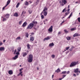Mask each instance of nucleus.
Masks as SVG:
<instances>
[{
	"instance_id": "09e8293b",
	"label": "nucleus",
	"mask_w": 80,
	"mask_h": 80,
	"mask_svg": "<svg viewBox=\"0 0 80 80\" xmlns=\"http://www.w3.org/2000/svg\"><path fill=\"white\" fill-rule=\"evenodd\" d=\"M65 77H66V75H63L62 76V78L63 79L64 78H65Z\"/></svg>"
},
{
	"instance_id": "2f4dec72",
	"label": "nucleus",
	"mask_w": 80,
	"mask_h": 80,
	"mask_svg": "<svg viewBox=\"0 0 80 80\" xmlns=\"http://www.w3.org/2000/svg\"><path fill=\"white\" fill-rule=\"evenodd\" d=\"M7 21V19L5 18H3V19L2 20L3 22H5V21Z\"/></svg>"
},
{
	"instance_id": "393cba45",
	"label": "nucleus",
	"mask_w": 80,
	"mask_h": 80,
	"mask_svg": "<svg viewBox=\"0 0 80 80\" xmlns=\"http://www.w3.org/2000/svg\"><path fill=\"white\" fill-rule=\"evenodd\" d=\"M66 39H67V40H70L71 39V37H66Z\"/></svg>"
},
{
	"instance_id": "774afa93",
	"label": "nucleus",
	"mask_w": 80,
	"mask_h": 80,
	"mask_svg": "<svg viewBox=\"0 0 80 80\" xmlns=\"http://www.w3.org/2000/svg\"><path fill=\"white\" fill-rule=\"evenodd\" d=\"M5 40H3V42H4V43H5Z\"/></svg>"
},
{
	"instance_id": "72a5a7b5",
	"label": "nucleus",
	"mask_w": 80,
	"mask_h": 80,
	"mask_svg": "<svg viewBox=\"0 0 80 80\" xmlns=\"http://www.w3.org/2000/svg\"><path fill=\"white\" fill-rule=\"evenodd\" d=\"M30 45H29V44H28L27 48H28V49H29V48H30Z\"/></svg>"
},
{
	"instance_id": "5fc2aeb1",
	"label": "nucleus",
	"mask_w": 80,
	"mask_h": 80,
	"mask_svg": "<svg viewBox=\"0 0 80 80\" xmlns=\"http://www.w3.org/2000/svg\"><path fill=\"white\" fill-rule=\"evenodd\" d=\"M23 70V68H21V69H19V71L20 72H21V71H22V70Z\"/></svg>"
},
{
	"instance_id": "ea45409f",
	"label": "nucleus",
	"mask_w": 80,
	"mask_h": 80,
	"mask_svg": "<svg viewBox=\"0 0 80 80\" xmlns=\"http://www.w3.org/2000/svg\"><path fill=\"white\" fill-rule=\"evenodd\" d=\"M41 17L42 19H43L44 18V16H43V15H42Z\"/></svg>"
},
{
	"instance_id": "f257e3e1",
	"label": "nucleus",
	"mask_w": 80,
	"mask_h": 80,
	"mask_svg": "<svg viewBox=\"0 0 80 80\" xmlns=\"http://www.w3.org/2000/svg\"><path fill=\"white\" fill-rule=\"evenodd\" d=\"M33 55L32 54H30L29 55L28 58V61L29 63L32 62L33 61Z\"/></svg>"
},
{
	"instance_id": "6ab92c4d",
	"label": "nucleus",
	"mask_w": 80,
	"mask_h": 80,
	"mask_svg": "<svg viewBox=\"0 0 80 80\" xmlns=\"http://www.w3.org/2000/svg\"><path fill=\"white\" fill-rule=\"evenodd\" d=\"M47 10H48V8H47L45 7L44 8L43 12H46L45 11H47Z\"/></svg>"
},
{
	"instance_id": "ddd939ff",
	"label": "nucleus",
	"mask_w": 80,
	"mask_h": 80,
	"mask_svg": "<svg viewBox=\"0 0 80 80\" xmlns=\"http://www.w3.org/2000/svg\"><path fill=\"white\" fill-rule=\"evenodd\" d=\"M22 54L23 55V57H25V56H26V55H27V53L26 52H23L22 53Z\"/></svg>"
},
{
	"instance_id": "b1692460",
	"label": "nucleus",
	"mask_w": 80,
	"mask_h": 80,
	"mask_svg": "<svg viewBox=\"0 0 80 80\" xmlns=\"http://www.w3.org/2000/svg\"><path fill=\"white\" fill-rule=\"evenodd\" d=\"M64 32L65 33H69V32L67 30V29H64Z\"/></svg>"
},
{
	"instance_id": "4be33fe9",
	"label": "nucleus",
	"mask_w": 80,
	"mask_h": 80,
	"mask_svg": "<svg viewBox=\"0 0 80 80\" xmlns=\"http://www.w3.org/2000/svg\"><path fill=\"white\" fill-rule=\"evenodd\" d=\"M25 35L27 37V38H28V36L29 35V34H28V32H26L25 33Z\"/></svg>"
},
{
	"instance_id": "20e7f679",
	"label": "nucleus",
	"mask_w": 80,
	"mask_h": 80,
	"mask_svg": "<svg viewBox=\"0 0 80 80\" xmlns=\"http://www.w3.org/2000/svg\"><path fill=\"white\" fill-rule=\"evenodd\" d=\"M48 31L49 32H53V26H51L48 29Z\"/></svg>"
},
{
	"instance_id": "1a4fd4ad",
	"label": "nucleus",
	"mask_w": 80,
	"mask_h": 80,
	"mask_svg": "<svg viewBox=\"0 0 80 80\" xmlns=\"http://www.w3.org/2000/svg\"><path fill=\"white\" fill-rule=\"evenodd\" d=\"M78 36H80V35L78 34V33H75L73 35V37H78Z\"/></svg>"
},
{
	"instance_id": "c9c22d12",
	"label": "nucleus",
	"mask_w": 80,
	"mask_h": 80,
	"mask_svg": "<svg viewBox=\"0 0 80 80\" xmlns=\"http://www.w3.org/2000/svg\"><path fill=\"white\" fill-rule=\"evenodd\" d=\"M66 73H67V71H63L62 72V74H65Z\"/></svg>"
},
{
	"instance_id": "49530a36",
	"label": "nucleus",
	"mask_w": 80,
	"mask_h": 80,
	"mask_svg": "<svg viewBox=\"0 0 80 80\" xmlns=\"http://www.w3.org/2000/svg\"><path fill=\"white\" fill-rule=\"evenodd\" d=\"M18 50H21V47L18 48Z\"/></svg>"
},
{
	"instance_id": "7c9ffc66",
	"label": "nucleus",
	"mask_w": 80,
	"mask_h": 80,
	"mask_svg": "<svg viewBox=\"0 0 80 80\" xmlns=\"http://www.w3.org/2000/svg\"><path fill=\"white\" fill-rule=\"evenodd\" d=\"M75 30H76V28H72L71 29V31H74Z\"/></svg>"
},
{
	"instance_id": "9b49d317",
	"label": "nucleus",
	"mask_w": 80,
	"mask_h": 80,
	"mask_svg": "<svg viewBox=\"0 0 80 80\" xmlns=\"http://www.w3.org/2000/svg\"><path fill=\"white\" fill-rule=\"evenodd\" d=\"M27 25V23L26 22H25L23 23L22 25V26L23 27H26Z\"/></svg>"
},
{
	"instance_id": "338daca9",
	"label": "nucleus",
	"mask_w": 80,
	"mask_h": 80,
	"mask_svg": "<svg viewBox=\"0 0 80 80\" xmlns=\"http://www.w3.org/2000/svg\"><path fill=\"white\" fill-rule=\"evenodd\" d=\"M34 30H37V28H36L35 27H34Z\"/></svg>"
},
{
	"instance_id": "c756f323",
	"label": "nucleus",
	"mask_w": 80,
	"mask_h": 80,
	"mask_svg": "<svg viewBox=\"0 0 80 80\" xmlns=\"http://www.w3.org/2000/svg\"><path fill=\"white\" fill-rule=\"evenodd\" d=\"M28 12L29 14H31L32 13V10H28Z\"/></svg>"
},
{
	"instance_id": "5701e85b",
	"label": "nucleus",
	"mask_w": 80,
	"mask_h": 80,
	"mask_svg": "<svg viewBox=\"0 0 80 80\" xmlns=\"http://www.w3.org/2000/svg\"><path fill=\"white\" fill-rule=\"evenodd\" d=\"M25 13H26V12L23 11L21 15L22 16V15H24Z\"/></svg>"
},
{
	"instance_id": "e433bc0d",
	"label": "nucleus",
	"mask_w": 80,
	"mask_h": 80,
	"mask_svg": "<svg viewBox=\"0 0 80 80\" xmlns=\"http://www.w3.org/2000/svg\"><path fill=\"white\" fill-rule=\"evenodd\" d=\"M39 2H40V0H37L36 1V3H37V4H38V3Z\"/></svg>"
},
{
	"instance_id": "f8f14e48",
	"label": "nucleus",
	"mask_w": 80,
	"mask_h": 80,
	"mask_svg": "<svg viewBox=\"0 0 80 80\" xmlns=\"http://www.w3.org/2000/svg\"><path fill=\"white\" fill-rule=\"evenodd\" d=\"M49 46L50 47H52L54 46V44L53 42H52V43L49 44Z\"/></svg>"
},
{
	"instance_id": "69168bd1",
	"label": "nucleus",
	"mask_w": 80,
	"mask_h": 80,
	"mask_svg": "<svg viewBox=\"0 0 80 80\" xmlns=\"http://www.w3.org/2000/svg\"><path fill=\"white\" fill-rule=\"evenodd\" d=\"M68 8H70V5H68Z\"/></svg>"
},
{
	"instance_id": "4c0bfd02",
	"label": "nucleus",
	"mask_w": 80,
	"mask_h": 80,
	"mask_svg": "<svg viewBox=\"0 0 80 80\" xmlns=\"http://www.w3.org/2000/svg\"><path fill=\"white\" fill-rule=\"evenodd\" d=\"M22 21H20L19 22V25H21V24H22Z\"/></svg>"
},
{
	"instance_id": "8fccbe9b",
	"label": "nucleus",
	"mask_w": 80,
	"mask_h": 80,
	"mask_svg": "<svg viewBox=\"0 0 80 80\" xmlns=\"http://www.w3.org/2000/svg\"><path fill=\"white\" fill-rule=\"evenodd\" d=\"M61 33H62V32H59L58 34V35H60V34H61Z\"/></svg>"
},
{
	"instance_id": "4d7b16f0",
	"label": "nucleus",
	"mask_w": 80,
	"mask_h": 80,
	"mask_svg": "<svg viewBox=\"0 0 80 80\" xmlns=\"http://www.w3.org/2000/svg\"><path fill=\"white\" fill-rule=\"evenodd\" d=\"M62 79H63V78H59V80H62Z\"/></svg>"
},
{
	"instance_id": "a18cd8bd",
	"label": "nucleus",
	"mask_w": 80,
	"mask_h": 80,
	"mask_svg": "<svg viewBox=\"0 0 80 80\" xmlns=\"http://www.w3.org/2000/svg\"><path fill=\"white\" fill-rule=\"evenodd\" d=\"M78 22H80V18H78Z\"/></svg>"
},
{
	"instance_id": "c03bdc74",
	"label": "nucleus",
	"mask_w": 80,
	"mask_h": 80,
	"mask_svg": "<svg viewBox=\"0 0 80 80\" xmlns=\"http://www.w3.org/2000/svg\"><path fill=\"white\" fill-rule=\"evenodd\" d=\"M59 2L60 3H63V0H62V1L60 0L59 1Z\"/></svg>"
},
{
	"instance_id": "4468645a",
	"label": "nucleus",
	"mask_w": 80,
	"mask_h": 80,
	"mask_svg": "<svg viewBox=\"0 0 80 80\" xmlns=\"http://www.w3.org/2000/svg\"><path fill=\"white\" fill-rule=\"evenodd\" d=\"M10 2H11V0H8L7 2V3L6 5V6H8V4L10 3Z\"/></svg>"
},
{
	"instance_id": "7ed1b4c3",
	"label": "nucleus",
	"mask_w": 80,
	"mask_h": 80,
	"mask_svg": "<svg viewBox=\"0 0 80 80\" xmlns=\"http://www.w3.org/2000/svg\"><path fill=\"white\" fill-rule=\"evenodd\" d=\"M77 62H72L70 65V67H73V66H75V65H77Z\"/></svg>"
},
{
	"instance_id": "680f3d73",
	"label": "nucleus",
	"mask_w": 80,
	"mask_h": 80,
	"mask_svg": "<svg viewBox=\"0 0 80 80\" xmlns=\"http://www.w3.org/2000/svg\"><path fill=\"white\" fill-rule=\"evenodd\" d=\"M70 11V9H68L67 10V12H69V11Z\"/></svg>"
},
{
	"instance_id": "f03ea898",
	"label": "nucleus",
	"mask_w": 80,
	"mask_h": 80,
	"mask_svg": "<svg viewBox=\"0 0 80 80\" xmlns=\"http://www.w3.org/2000/svg\"><path fill=\"white\" fill-rule=\"evenodd\" d=\"M33 26H34V24L33 23H30L28 25L27 29H32L33 27Z\"/></svg>"
},
{
	"instance_id": "473e14b6",
	"label": "nucleus",
	"mask_w": 80,
	"mask_h": 80,
	"mask_svg": "<svg viewBox=\"0 0 80 80\" xmlns=\"http://www.w3.org/2000/svg\"><path fill=\"white\" fill-rule=\"evenodd\" d=\"M19 5H20V2H18L16 5L17 8H18V6H19Z\"/></svg>"
},
{
	"instance_id": "6e6552de",
	"label": "nucleus",
	"mask_w": 80,
	"mask_h": 80,
	"mask_svg": "<svg viewBox=\"0 0 80 80\" xmlns=\"http://www.w3.org/2000/svg\"><path fill=\"white\" fill-rule=\"evenodd\" d=\"M5 17H6V18H9V17H10V14H6L5 15Z\"/></svg>"
},
{
	"instance_id": "864d4df0",
	"label": "nucleus",
	"mask_w": 80,
	"mask_h": 80,
	"mask_svg": "<svg viewBox=\"0 0 80 80\" xmlns=\"http://www.w3.org/2000/svg\"><path fill=\"white\" fill-rule=\"evenodd\" d=\"M65 11V8H64L62 11V12H64Z\"/></svg>"
},
{
	"instance_id": "c85d7f7f",
	"label": "nucleus",
	"mask_w": 80,
	"mask_h": 80,
	"mask_svg": "<svg viewBox=\"0 0 80 80\" xmlns=\"http://www.w3.org/2000/svg\"><path fill=\"white\" fill-rule=\"evenodd\" d=\"M28 2L27 1H25V5H28Z\"/></svg>"
},
{
	"instance_id": "6e6d98bb",
	"label": "nucleus",
	"mask_w": 80,
	"mask_h": 80,
	"mask_svg": "<svg viewBox=\"0 0 80 80\" xmlns=\"http://www.w3.org/2000/svg\"><path fill=\"white\" fill-rule=\"evenodd\" d=\"M61 6H63V5H64V4H63V3H61Z\"/></svg>"
},
{
	"instance_id": "a19ab883",
	"label": "nucleus",
	"mask_w": 80,
	"mask_h": 80,
	"mask_svg": "<svg viewBox=\"0 0 80 80\" xmlns=\"http://www.w3.org/2000/svg\"><path fill=\"white\" fill-rule=\"evenodd\" d=\"M69 48H70V47H67L66 48V50H68Z\"/></svg>"
},
{
	"instance_id": "bf43d9fd",
	"label": "nucleus",
	"mask_w": 80,
	"mask_h": 80,
	"mask_svg": "<svg viewBox=\"0 0 80 80\" xmlns=\"http://www.w3.org/2000/svg\"><path fill=\"white\" fill-rule=\"evenodd\" d=\"M20 73H19V74L20 75V74H22V71H20Z\"/></svg>"
},
{
	"instance_id": "bb28decb",
	"label": "nucleus",
	"mask_w": 80,
	"mask_h": 80,
	"mask_svg": "<svg viewBox=\"0 0 80 80\" xmlns=\"http://www.w3.org/2000/svg\"><path fill=\"white\" fill-rule=\"evenodd\" d=\"M63 3H64V5H65L67 3V0H63Z\"/></svg>"
},
{
	"instance_id": "f704fd0d",
	"label": "nucleus",
	"mask_w": 80,
	"mask_h": 80,
	"mask_svg": "<svg viewBox=\"0 0 80 80\" xmlns=\"http://www.w3.org/2000/svg\"><path fill=\"white\" fill-rule=\"evenodd\" d=\"M20 38H21V37H18L16 39V40H20Z\"/></svg>"
},
{
	"instance_id": "9d476101",
	"label": "nucleus",
	"mask_w": 80,
	"mask_h": 80,
	"mask_svg": "<svg viewBox=\"0 0 80 80\" xmlns=\"http://www.w3.org/2000/svg\"><path fill=\"white\" fill-rule=\"evenodd\" d=\"M34 39H35V37H31L30 38V41L33 42L34 40Z\"/></svg>"
},
{
	"instance_id": "423d86ee",
	"label": "nucleus",
	"mask_w": 80,
	"mask_h": 80,
	"mask_svg": "<svg viewBox=\"0 0 80 80\" xmlns=\"http://www.w3.org/2000/svg\"><path fill=\"white\" fill-rule=\"evenodd\" d=\"M74 73L79 72V73H80V71H78V68H77L74 70Z\"/></svg>"
},
{
	"instance_id": "3c124183",
	"label": "nucleus",
	"mask_w": 80,
	"mask_h": 80,
	"mask_svg": "<svg viewBox=\"0 0 80 80\" xmlns=\"http://www.w3.org/2000/svg\"><path fill=\"white\" fill-rule=\"evenodd\" d=\"M67 74H69L70 73V71H68L67 72H66Z\"/></svg>"
},
{
	"instance_id": "de8ad7c7",
	"label": "nucleus",
	"mask_w": 80,
	"mask_h": 80,
	"mask_svg": "<svg viewBox=\"0 0 80 80\" xmlns=\"http://www.w3.org/2000/svg\"><path fill=\"white\" fill-rule=\"evenodd\" d=\"M79 2H80V0H79L75 2L76 3H78Z\"/></svg>"
},
{
	"instance_id": "13d9d810",
	"label": "nucleus",
	"mask_w": 80,
	"mask_h": 80,
	"mask_svg": "<svg viewBox=\"0 0 80 80\" xmlns=\"http://www.w3.org/2000/svg\"><path fill=\"white\" fill-rule=\"evenodd\" d=\"M73 76H74V77H76L77 75L75 74H73Z\"/></svg>"
},
{
	"instance_id": "39448f33",
	"label": "nucleus",
	"mask_w": 80,
	"mask_h": 80,
	"mask_svg": "<svg viewBox=\"0 0 80 80\" xmlns=\"http://www.w3.org/2000/svg\"><path fill=\"white\" fill-rule=\"evenodd\" d=\"M19 52H20V50H19L18 52H17L16 50H15L13 54H16V55H17L18 56V55L20 54V53Z\"/></svg>"
},
{
	"instance_id": "dca6fc26",
	"label": "nucleus",
	"mask_w": 80,
	"mask_h": 80,
	"mask_svg": "<svg viewBox=\"0 0 80 80\" xmlns=\"http://www.w3.org/2000/svg\"><path fill=\"white\" fill-rule=\"evenodd\" d=\"M61 70L60 69V68H58V69H57V70H56L55 71V72H57V73H58V72H60Z\"/></svg>"
},
{
	"instance_id": "0eeeda50",
	"label": "nucleus",
	"mask_w": 80,
	"mask_h": 80,
	"mask_svg": "<svg viewBox=\"0 0 80 80\" xmlns=\"http://www.w3.org/2000/svg\"><path fill=\"white\" fill-rule=\"evenodd\" d=\"M51 37L50 36H48L47 38H45L44 39L43 41L44 42L46 40H49L50 38Z\"/></svg>"
},
{
	"instance_id": "a878e982",
	"label": "nucleus",
	"mask_w": 80,
	"mask_h": 80,
	"mask_svg": "<svg viewBox=\"0 0 80 80\" xmlns=\"http://www.w3.org/2000/svg\"><path fill=\"white\" fill-rule=\"evenodd\" d=\"M72 14H73V13L72 12H71L69 16L68 17V18H70V17H72Z\"/></svg>"
},
{
	"instance_id": "37998d69",
	"label": "nucleus",
	"mask_w": 80,
	"mask_h": 80,
	"mask_svg": "<svg viewBox=\"0 0 80 80\" xmlns=\"http://www.w3.org/2000/svg\"><path fill=\"white\" fill-rule=\"evenodd\" d=\"M7 6H6V5H5V6L4 7H3L2 8V10H4L5 9V7H7Z\"/></svg>"
},
{
	"instance_id": "052dcab7",
	"label": "nucleus",
	"mask_w": 80,
	"mask_h": 80,
	"mask_svg": "<svg viewBox=\"0 0 80 80\" xmlns=\"http://www.w3.org/2000/svg\"><path fill=\"white\" fill-rule=\"evenodd\" d=\"M64 22H65L64 21H63L61 23V25H62V23H64Z\"/></svg>"
},
{
	"instance_id": "aec40b11",
	"label": "nucleus",
	"mask_w": 80,
	"mask_h": 80,
	"mask_svg": "<svg viewBox=\"0 0 80 80\" xmlns=\"http://www.w3.org/2000/svg\"><path fill=\"white\" fill-rule=\"evenodd\" d=\"M18 55H16L14 58H12V59H13V60H16V59L18 58Z\"/></svg>"
},
{
	"instance_id": "58836bf2",
	"label": "nucleus",
	"mask_w": 80,
	"mask_h": 80,
	"mask_svg": "<svg viewBox=\"0 0 80 80\" xmlns=\"http://www.w3.org/2000/svg\"><path fill=\"white\" fill-rule=\"evenodd\" d=\"M69 13L70 12H67L65 13V15H66V16H67V15H68V14H69Z\"/></svg>"
},
{
	"instance_id": "f3484780",
	"label": "nucleus",
	"mask_w": 80,
	"mask_h": 80,
	"mask_svg": "<svg viewBox=\"0 0 80 80\" xmlns=\"http://www.w3.org/2000/svg\"><path fill=\"white\" fill-rule=\"evenodd\" d=\"M43 15L44 16H46L47 15V12L46 11H43Z\"/></svg>"
},
{
	"instance_id": "e2e57ef3",
	"label": "nucleus",
	"mask_w": 80,
	"mask_h": 80,
	"mask_svg": "<svg viewBox=\"0 0 80 80\" xmlns=\"http://www.w3.org/2000/svg\"><path fill=\"white\" fill-rule=\"evenodd\" d=\"M29 2L30 3H32V2L31 1H29Z\"/></svg>"
},
{
	"instance_id": "412c9836",
	"label": "nucleus",
	"mask_w": 80,
	"mask_h": 80,
	"mask_svg": "<svg viewBox=\"0 0 80 80\" xmlns=\"http://www.w3.org/2000/svg\"><path fill=\"white\" fill-rule=\"evenodd\" d=\"M32 23H33L34 25V24H37L38 22L37 21H35V20H34L32 21Z\"/></svg>"
},
{
	"instance_id": "0e129e2a",
	"label": "nucleus",
	"mask_w": 80,
	"mask_h": 80,
	"mask_svg": "<svg viewBox=\"0 0 80 80\" xmlns=\"http://www.w3.org/2000/svg\"><path fill=\"white\" fill-rule=\"evenodd\" d=\"M31 34L32 35H34V33L33 32Z\"/></svg>"
},
{
	"instance_id": "79ce46f5",
	"label": "nucleus",
	"mask_w": 80,
	"mask_h": 80,
	"mask_svg": "<svg viewBox=\"0 0 80 80\" xmlns=\"http://www.w3.org/2000/svg\"><path fill=\"white\" fill-rule=\"evenodd\" d=\"M52 58H55V55H52V56H51Z\"/></svg>"
},
{
	"instance_id": "a211bd4d",
	"label": "nucleus",
	"mask_w": 80,
	"mask_h": 80,
	"mask_svg": "<svg viewBox=\"0 0 80 80\" xmlns=\"http://www.w3.org/2000/svg\"><path fill=\"white\" fill-rule=\"evenodd\" d=\"M14 17H17L18 16V14L17 12H15L13 15Z\"/></svg>"
},
{
	"instance_id": "2eb2a0df",
	"label": "nucleus",
	"mask_w": 80,
	"mask_h": 80,
	"mask_svg": "<svg viewBox=\"0 0 80 80\" xmlns=\"http://www.w3.org/2000/svg\"><path fill=\"white\" fill-rule=\"evenodd\" d=\"M8 72L9 75H12L13 74V71H12V70H10Z\"/></svg>"
},
{
	"instance_id": "603ef678",
	"label": "nucleus",
	"mask_w": 80,
	"mask_h": 80,
	"mask_svg": "<svg viewBox=\"0 0 80 80\" xmlns=\"http://www.w3.org/2000/svg\"><path fill=\"white\" fill-rule=\"evenodd\" d=\"M3 45V43L2 42H0V46H1V45Z\"/></svg>"
},
{
	"instance_id": "cd10ccee",
	"label": "nucleus",
	"mask_w": 80,
	"mask_h": 80,
	"mask_svg": "<svg viewBox=\"0 0 80 80\" xmlns=\"http://www.w3.org/2000/svg\"><path fill=\"white\" fill-rule=\"evenodd\" d=\"M5 50V48L3 47H2L0 48V50Z\"/></svg>"
}]
</instances>
